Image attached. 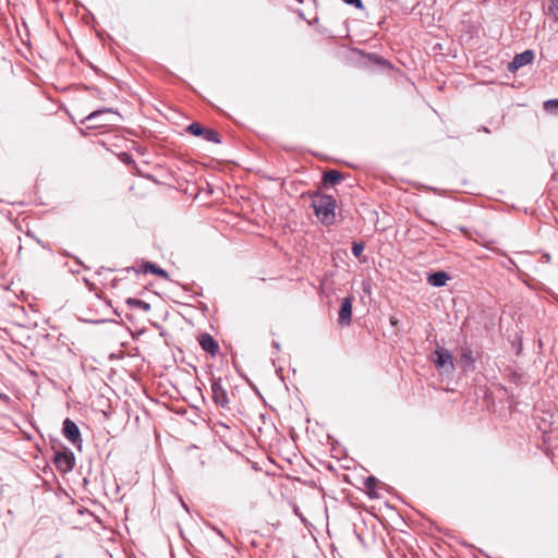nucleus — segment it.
I'll return each instance as SVG.
<instances>
[{
	"mask_svg": "<svg viewBox=\"0 0 558 558\" xmlns=\"http://www.w3.org/2000/svg\"><path fill=\"white\" fill-rule=\"evenodd\" d=\"M352 303L353 296L349 295L341 300L340 310L338 313V324L340 326H350L352 323Z\"/></svg>",
	"mask_w": 558,
	"mask_h": 558,
	"instance_id": "7",
	"label": "nucleus"
},
{
	"mask_svg": "<svg viewBox=\"0 0 558 558\" xmlns=\"http://www.w3.org/2000/svg\"><path fill=\"white\" fill-rule=\"evenodd\" d=\"M57 470L61 473H69L74 469L75 458L70 450L57 451L53 458Z\"/></svg>",
	"mask_w": 558,
	"mask_h": 558,
	"instance_id": "3",
	"label": "nucleus"
},
{
	"mask_svg": "<svg viewBox=\"0 0 558 558\" xmlns=\"http://www.w3.org/2000/svg\"><path fill=\"white\" fill-rule=\"evenodd\" d=\"M125 302L130 307H136L144 312L150 311V304L143 300L129 298Z\"/></svg>",
	"mask_w": 558,
	"mask_h": 558,
	"instance_id": "15",
	"label": "nucleus"
},
{
	"mask_svg": "<svg viewBox=\"0 0 558 558\" xmlns=\"http://www.w3.org/2000/svg\"><path fill=\"white\" fill-rule=\"evenodd\" d=\"M198 342L201 348L211 356L217 354L219 350L218 343L209 333L201 335Z\"/></svg>",
	"mask_w": 558,
	"mask_h": 558,
	"instance_id": "9",
	"label": "nucleus"
},
{
	"mask_svg": "<svg viewBox=\"0 0 558 558\" xmlns=\"http://www.w3.org/2000/svg\"><path fill=\"white\" fill-rule=\"evenodd\" d=\"M544 110L551 114H558V99H549L544 102Z\"/></svg>",
	"mask_w": 558,
	"mask_h": 558,
	"instance_id": "16",
	"label": "nucleus"
},
{
	"mask_svg": "<svg viewBox=\"0 0 558 558\" xmlns=\"http://www.w3.org/2000/svg\"><path fill=\"white\" fill-rule=\"evenodd\" d=\"M534 60V52L532 50H525L519 54H517L512 61L509 63V71H517L520 68L532 63Z\"/></svg>",
	"mask_w": 558,
	"mask_h": 558,
	"instance_id": "8",
	"label": "nucleus"
},
{
	"mask_svg": "<svg viewBox=\"0 0 558 558\" xmlns=\"http://www.w3.org/2000/svg\"><path fill=\"white\" fill-rule=\"evenodd\" d=\"M140 271L143 274L151 272V274L157 275L163 279L169 280V274L165 269L160 268L158 265L150 263V262L144 263L141 266Z\"/></svg>",
	"mask_w": 558,
	"mask_h": 558,
	"instance_id": "11",
	"label": "nucleus"
},
{
	"mask_svg": "<svg viewBox=\"0 0 558 558\" xmlns=\"http://www.w3.org/2000/svg\"><path fill=\"white\" fill-rule=\"evenodd\" d=\"M365 245L363 242H354L352 245V254L355 257H360L362 253L364 252Z\"/></svg>",
	"mask_w": 558,
	"mask_h": 558,
	"instance_id": "17",
	"label": "nucleus"
},
{
	"mask_svg": "<svg viewBox=\"0 0 558 558\" xmlns=\"http://www.w3.org/2000/svg\"><path fill=\"white\" fill-rule=\"evenodd\" d=\"M549 10L554 15L555 21H558V0H551Z\"/></svg>",
	"mask_w": 558,
	"mask_h": 558,
	"instance_id": "18",
	"label": "nucleus"
},
{
	"mask_svg": "<svg viewBox=\"0 0 558 558\" xmlns=\"http://www.w3.org/2000/svg\"><path fill=\"white\" fill-rule=\"evenodd\" d=\"M342 179L343 175L337 170H329L323 175V182L325 185L335 186L336 184L340 183Z\"/></svg>",
	"mask_w": 558,
	"mask_h": 558,
	"instance_id": "13",
	"label": "nucleus"
},
{
	"mask_svg": "<svg viewBox=\"0 0 558 558\" xmlns=\"http://www.w3.org/2000/svg\"><path fill=\"white\" fill-rule=\"evenodd\" d=\"M274 347L278 350L279 349V343L278 342H274Z\"/></svg>",
	"mask_w": 558,
	"mask_h": 558,
	"instance_id": "24",
	"label": "nucleus"
},
{
	"mask_svg": "<svg viewBox=\"0 0 558 558\" xmlns=\"http://www.w3.org/2000/svg\"><path fill=\"white\" fill-rule=\"evenodd\" d=\"M460 360L464 367L474 366L475 359L473 356V351L468 344L460 347Z\"/></svg>",
	"mask_w": 558,
	"mask_h": 558,
	"instance_id": "12",
	"label": "nucleus"
},
{
	"mask_svg": "<svg viewBox=\"0 0 558 558\" xmlns=\"http://www.w3.org/2000/svg\"><path fill=\"white\" fill-rule=\"evenodd\" d=\"M0 400L4 401V402H9L10 401V398L9 396L4 395V393H0Z\"/></svg>",
	"mask_w": 558,
	"mask_h": 558,
	"instance_id": "20",
	"label": "nucleus"
},
{
	"mask_svg": "<svg viewBox=\"0 0 558 558\" xmlns=\"http://www.w3.org/2000/svg\"><path fill=\"white\" fill-rule=\"evenodd\" d=\"M377 478L374 476H368L364 481V486L367 489V495L371 498H377L378 494L376 493V486H377Z\"/></svg>",
	"mask_w": 558,
	"mask_h": 558,
	"instance_id": "14",
	"label": "nucleus"
},
{
	"mask_svg": "<svg viewBox=\"0 0 558 558\" xmlns=\"http://www.w3.org/2000/svg\"><path fill=\"white\" fill-rule=\"evenodd\" d=\"M481 130H482V131H484L485 133H489V132H490V131L488 130V128H486V126H482V129H481Z\"/></svg>",
	"mask_w": 558,
	"mask_h": 558,
	"instance_id": "21",
	"label": "nucleus"
},
{
	"mask_svg": "<svg viewBox=\"0 0 558 558\" xmlns=\"http://www.w3.org/2000/svg\"><path fill=\"white\" fill-rule=\"evenodd\" d=\"M434 354L436 355L434 360L435 366L440 373L450 374L454 371L453 356L449 350L438 348Z\"/></svg>",
	"mask_w": 558,
	"mask_h": 558,
	"instance_id": "2",
	"label": "nucleus"
},
{
	"mask_svg": "<svg viewBox=\"0 0 558 558\" xmlns=\"http://www.w3.org/2000/svg\"><path fill=\"white\" fill-rule=\"evenodd\" d=\"M312 207L323 223L331 225L335 221L336 201L332 196L316 195L312 199Z\"/></svg>",
	"mask_w": 558,
	"mask_h": 558,
	"instance_id": "1",
	"label": "nucleus"
},
{
	"mask_svg": "<svg viewBox=\"0 0 558 558\" xmlns=\"http://www.w3.org/2000/svg\"><path fill=\"white\" fill-rule=\"evenodd\" d=\"M294 512H295V514H298L299 517H301V513L299 512V508H298V507H295V508H294Z\"/></svg>",
	"mask_w": 558,
	"mask_h": 558,
	"instance_id": "22",
	"label": "nucleus"
},
{
	"mask_svg": "<svg viewBox=\"0 0 558 558\" xmlns=\"http://www.w3.org/2000/svg\"><path fill=\"white\" fill-rule=\"evenodd\" d=\"M105 111H101V110H98V111H94L92 112L90 114H88L86 118H85V121H89V122H93L97 117H99L100 114H102Z\"/></svg>",
	"mask_w": 558,
	"mask_h": 558,
	"instance_id": "19",
	"label": "nucleus"
},
{
	"mask_svg": "<svg viewBox=\"0 0 558 558\" xmlns=\"http://www.w3.org/2000/svg\"><path fill=\"white\" fill-rule=\"evenodd\" d=\"M62 433L64 437L75 447L81 448L82 437L78 426L71 418L63 421Z\"/></svg>",
	"mask_w": 558,
	"mask_h": 558,
	"instance_id": "6",
	"label": "nucleus"
},
{
	"mask_svg": "<svg viewBox=\"0 0 558 558\" xmlns=\"http://www.w3.org/2000/svg\"><path fill=\"white\" fill-rule=\"evenodd\" d=\"M221 378L211 379V397L214 402L223 409L229 407L230 400L227 390L222 387Z\"/></svg>",
	"mask_w": 558,
	"mask_h": 558,
	"instance_id": "5",
	"label": "nucleus"
},
{
	"mask_svg": "<svg viewBox=\"0 0 558 558\" xmlns=\"http://www.w3.org/2000/svg\"><path fill=\"white\" fill-rule=\"evenodd\" d=\"M186 131L194 136H202L205 141L210 143L219 144L221 142L220 134L213 130V129H206L202 124L194 122L191 123Z\"/></svg>",
	"mask_w": 558,
	"mask_h": 558,
	"instance_id": "4",
	"label": "nucleus"
},
{
	"mask_svg": "<svg viewBox=\"0 0 558 558\" xmlns=\"http://www.w3.org/2000/svg\"><path fill=\"white\" fill-rule=\"evenodd\" d=\"M390 323H391V325H396L397 324V322L392 317L390 318Z\"/></svg>",
	"mask_w": 558,
	"mask_h": 558,
	"instance_id": "23",
	"label": "nucleus"
},
{
	"mask_svg": "<svg viewBox=\"0 0 558 558\" xmlns=\"http://www.w3.org/2000/svg\"><path fill=\"white\" fill-rule=\"evenodd\" d=\"M450 279V276L445 271H436L432 272L427 276L428 284L440 288L446 286L447 281Z\"/></svg>",
	"mask_w": 558,
	"mask_h": 558,
	"instance_id": "10",
	"label": "nucleus"
}]
</instances>
